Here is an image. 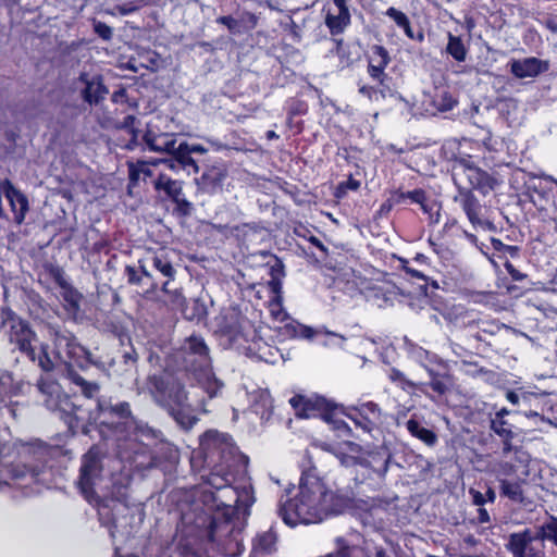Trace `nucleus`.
Masks as SVG:
<instances>
[{"mask_svg": "<svg viewBox=\"0 0 557 557\" xmlns=\"http://www.w3.org/2000/svg\"><path fill=\"white\" fill-rule=\"evenodd\" d=\"M251 407L253 411L261 417H268L273 407L272 397L267 389H259L251 395Z\"/></svg>", "mask_w": 557, "mask_h": 557, "instance_id": "24", "label": "nucleus"}, {"mask_svg": "<svg viewBox=\"0 0 557 557\" xmlns=\"http://www.w3.org/2000/svg\"><path fill=\"white\" fill-rule=\"evenodd\" d=\"M539 540L556 541L557 539V519H550L549 521L542 524L539 532L535 534Z\"/></svg>", "mask_w": 557, "mask_h": 557, "instance_id": "36", "label": "nucleus"}, {"mask_svg": "<svg viewBox=\"0 0 557 557\" xmlns=\"http://www.w3.org/2000/svg\"><path fill=\"white\" fill-rule=\"evenodd\" d=\"M505 268L513 281H522L527 277L525 274L518 271L510 262H506Z\"/></svg>", "mask_w": 557, "mask_h": 557, "instance_id": "52", "label": "nucleus"}, {"mask_svg": "<svg viewBox=\"0 0 557 557\" xmlns=\"http://www.w3.org/2000/svg\"><path fill=\"white\" fill-rule=\"evenodd\" d=\"M298 494L283 503L280 516L290 527L299 523H319L329 516L341 513L347 499L334 492L313 471L305 472L299 481Z\"/></svg>", "mask_w": 557, "mask_h": 557, "instance_id": "1", "label": "nucleus"}, {"mask_svg": "<svg viewBox=\"0 0 557 557\" xmlns=\"http://www.w3.org/2000/svg\"><path fill=\"white\" fill-rule=\"evenodd\" d=\"M301 323H298L296 321H292L290 323H287L285 325L286 333L290 336L298 337V327L296 325H300Z\"/></svg>", "mask_w": 557, "mask_h": 557, "instance_id": "63", "label": "nucleus"}, {"mask_svg": "<svg viewBox=\"0 0 557 557\" xmlns=\"http://www.w3.org/2000/svg\"><path fill=\"white\" fill-rule=\"evenodd\" d=\"M46 470L44 466L28 468L26 465L0 463V490L5 486L30 488V493L38 490L33 488V484L45 483ZM29 494V492H27Z\"/></svg>", "mask_w": 557, "mask_h": 557, "instance_id": "6", "label": "nucleus"}, {"mask_svg": "<svg viewBox=\"0 0 557 557\" xmlns=\"http://www.w3.org/2000/svg\"><path fill=\"white\" fill-rule=\"evenodd\" d=\"M185 149H187L190 153H199V154H203L208 151V149L200 144L185 143Z\"/></svg>", "mask_w": 557, "mask_h": 557, "instance_id": "57", "label": "nucleus"}, {"mask_svg": "<svg viewBox=\"0 0 557 557\" xmlns=\"http://www.w3.org/2000/svg\"><path fill=\"white\" fill-rule=\"evenodd\" d=\"M289 404L300 418L314 417L317 412L323 410L326 406V401L322 397H305L301 395L292 397Z\"/></svg>", "mask_w": 557, "mask_h": 557, "instance_id": "19", "label": "nucleus"}, {"mask_svg": "<svg viewBox=\"0 0 557 557\" xmlns=\"http://www.w3.org/2000/svg\"><path fill=\"white\" fill-rule=\"evenodd\" d=\"M94 30L103 40H110L113 36L112 28L106 23L99 21L94 22Z\"/></svg>", "mask_w": 557, "mask_h": 557, "instance_id": "43", "label": "nucleus"}, {"mask_svg": "<svg viewBox=\"0 0 557 557\" xmlns=\"http://www.w3.org/2000/svg\"><path fill=\"white\" fill-rule=\"evenodd\" d=\"M137 389L138 394L149 393L184 429L193 428L198 420V411H206L202 400L190 398L181 381L170 373L149 375L145 385Z\"/></svg>", "mask_w": 557, "mask_h": 557, "instance_id": "2", "label": "nucleus"}, {"mask_svg": "<svg viewBox=\"0 0 557 557\" xmlns=\"http://www.w3.org/2000/svg\"><path fill=\"white\" fill-rule=\"evenodd\" d=\"M139 9V5L135 2H129L116 7V10L122 15H127Z\"/></svg>", "mask_w": 557, "mask_h": 557, "instance_id": "55", "label": "nucleus"}, {"mask_svg": "<svg viewBox=\"0 0 557 557\" xmlns=\"http://www.w3.org/2000/svg\"><path fill=\"white\" fill-rule=\"evenodd\" d=\"M0 189L3 191L13 213L16 224H22L29 209L27 197L16 189L9 180H0Z\"/></svg>", "mask_w": 557, "mask_h": 557, "instance_id": "17", "label": "nucleus"}, {"mask_svg": "<svg viewBox=\"0 0 557 557\" xmlns=\"http://www.w3.org/2000/svg\"><path fill=\"white\" fill-rule=\"evenodd\" d=\"M355 417H351L356 425L361 426L364 431H371L381 423V410L379 406L372 401L361 404L357 409Z\"/></svg>", "mask_w": 557, "mask_h": 557, "instance_id": "20", "label": "nucleus"}, {"mask_svg": "<svg viewBox=\"0 0 557 557\" xmlns=\"http://www.w3.org/2000/svg\"><path fill=\"white\" fill-rule=\"evenodd\" d=\"M101 466L98 451L90 449L83 457L81 468L79 487L85 498L91 502L95 495L94 486L100 473Z\"/></svg>", "mask_w": 557, "mask_h": 557, "instance_id": "14", "label": "nucleus"}, {"mask_svg": "<svg viewBox=\"0 0 557 557\" xmlns=\"http://www.w3.org/2000/svg\"><path fill=\"white\" fill-rule=\"evenodd\" d=\"M548 63L537 58H524L510 62V72L517 78H532L547 71Z\"/></svg>", "mask_w": 557, "mask_h": 557, "instance_id": "18", "label": "nucleus"}, {"mask_svg": "<svg viewBox=\"0 0 557 557\" xmlns=\"http://www.w3.org/2000/svg\"><path fill=\"white\" fill-rule=\"evenodd\" d=\"M338 557H358V549L356 547H344L339 550Z\"/></svg>", "mask_w": 557, "mask_h": 557, "instance_id": "61", "label": "nucleus"}, {"mask_svg": "<svg viewBox=\"0 0 557 557\" xmlns=\"http://www.w3.org/2000/svg\"><path fill=\"white\" fill-rule=\"evenodd\" d=\"M166 133H163L160 131V128L158 127L157 124H154L153 122H150L148 123L147 125V129L144 134V141L146 144V146H148V136L149 135H152L153 137H158V135H165Z\"/></svg>", "mask_w": 557, "mask_h": 557, "instance_id": "50", "label": "nucleus"}, {"mask_svg": "<svg viewBox=\"0 0 557 557\" xmlns=\"http://www.w3.org/2000/svg\"><path fill=\"white\" fill-rule=\"evenodd\" d=\"M79 83L84 85L82 89L84 99L89 103L98 102L107 94L99 76L89 77L87 74H83L79 77Z\"/></svg>", "mask_w": 557, "mask_h": 557, "instance_id": "22", "label": "nucleus"}, {"mask_svg": "<svg viewBox=\"0 0 557 557\" xmlns=\"http://www.w3.org/2000/svg\"><path fill=\"white\" fill-rule=\"evenodd\" d=\"M269 311L272 318L276 321H285L287 319V313L282 305V297L271 298L269 301Z\"/></svg>", "mask_w": 557, "mask_h": 557, "instance_id": "39", "label": "nucleus"}, {"mask_svg": "<svg viewBox=\"0 0 557 557\" xmlns=\"http://www.w3.org/2000/svg\"><path fill=\"white\" fill-rule=\"evenodd\" d=\"M500 490L502 494L511 500L520 502L522 500V490L521 485L517 482H510L507 480H500Z\"/></svg>", "mask_w": 557, "mask_h": 557, "instance_id": "35", "label": "nucleus"}, {"mask_svg": "<svg viewBox=\"0 0 557 557\" xmlns=\"http://www.w3.org/2000/svg\"><path fill=\"white\" fill-rule=\"evenodd\" d=\"M517 466L509 461H503L499 463V473L503 475H511L517 471Z\"/></svg>", "mask_w": 557, "mask_h": 557, "instance_id": "53", "label": "nucleus"}, {"mask_svg": "<svg viewBox=\"0 0 557 557\" xmlns=\"http://www.w3.org/2000/svg\"><path fill=\"white\" fill-rule=\"evenodd\" d=\"M368 73L373 78L383 84L385 74L384 69L375 65L374 63H369Z\"/></svg>", "mask_w": 557, "mask_h": 557, "instance_id": "48", "label": "nucleus"}, {"mask_svg": "<svg viewBox=\"0 0 557 557\" xmlns=\"http://www.w3.org/2000/svg\"><path fill=\"white\" fill-rule=\"evenodd\" d=\"M172 261L173 252L161 248L157 251H148L145 257L139 260V267L145 276L150 277V269H154L168 280H174L176 271Z\"/></svg>", "mask_w": 557, "mask_h": 557, "instance_id": "13", "label": "nucleus"}, {"mask_svg": "<svg viewBox=\"0 0 557 557\" xmlns=\"http://www.w3.org/2000/svg\"><path fill=\"white\" fill-rule=\"evenodd\" d=\"M200 444L208 454L218 451L225 459L226 469L223 467L216 468L209 474L207 483L215 490L227 487L234 478L231 465L226 459V455L235 457V447L231 443V437L216 431H208L202 435Z\"/></svg>", "mask_w": 557, "mask_h": 557, "instance_id": "5", "label": "nucleus"}, {"mask_svg": "<svg viewBox=\"0 0 557 557\" xmlns=\"http://www.w3.org/2000/svg\"><path fill=\"white\" fill-rule=\"evenodd\" d=\"M351 16L347 0H333L326 8L324 23L332 35H339L350 25Z\"/></svg>", "mask_w": 557, "mask_h": 557, "instance_id": "15", "label": "nucleus"}, {"mask_svg": "<svg viewBox=\"0 0 557 557\" xmlns=\"http://www.w3.org/2000/svg\"><path fill=\"white\" fill-rule=\"evenodd\" d=\"M403 198H409L412 202L419 203L422 208V210L426 213L431 212L434 208V206H430L426 202V196L425 193L422 189H414L411 191H408L406 194H401Z\"/></svg>", "mask_w": 557, "mask_h": 557, "instance_id": "37", "label": "nucleus"}, {"mask_svg": "<svg viewBox=\"0 0 557 557\" xmlns=\"http://www.w3.org/2000/svg\"><path fill=\"white\" fill-rule=\"evenodd\" d=\"M446 51L458 62H463L467 58V49L461 38L450 33L448 34Z\"/></svg>", "mask_w": 557, "mask_h": 557, "instance_id": "31", "label": "nucleus"}, {"mask_svg": "<svg viewBox=\"0 0 557 557\" xmlns=\"http://www.w3.org/2000/svg\"><path fill=\"white\" fill-rule=\"evenodd\" d=\"M69 376L75 385L81 387L82 393L86 397L91 398L99 392V385L97 383L86 381L72 370L69 371Z\"/></svg>", "mask_w": 557, "mask_h": 557, "instance_id": "32", "label": "nucleus"}, {"mask_svg": "<svg viewBox=\"0 0 557 557\" xmlns=\"http://www.w3.org/2000/svg\"><path fill=\"white\" fill-rule=\"evenodd\" d=\"M506 546L512 557H544L542 542L528 529L510 534Z\"/></svg>", "mask_w": 557, "mask_h": 557, "instance_id": "11", "label": "nucleus"}, {"mask_svg": "<svg viewBox=\"0 0 557 557\" xmlns=\"http://www.w3.org/2000/svg\"><path fill=\"white\" fill-rule=\"evenodd\" d=\"M389 379L397 383L403 389L413 388L416 386L412 381L407 380L400 371L395 369L391 371Z\"/></svg>", "mask_w": 557, "mask_h": 557, "instance_id": "42", "label": "nucleus"}, {"mask_svg": "<svg viewBox=\"0 0 557 557\" xmlns=\"http://www.w3.org/2000/svg\"><path fill=\"white\" fill-rule=\"evenodd\" d=\"M230 492L232 494H234V496H235L234 504L238 509L247 508V507L251 506L255 502L251 488L248 486H244L240 490L231 488Z\"/></svg>", "mask_w": 557, "mask_h": 557, "instance_id": "34", "label": "nucleus"}, {"mask_svg": "<svg viewBox=\"0 0 557 557\" xmlns=\"http://www.w3.org/2000/svg\"><path fill=\"white\" fill-rule=\"evenodd\" d=\"M175 135L174 134H165L158 135V137H153L152 135L148 136V149L154 152H165L172 153L175 149Z\"/></svg>", "mask_w": 557, "mask_h": 557, "instance_id": "26", "label": "nucleus"}, {"mask_svg": "<svg viewBox=\"0 0 557 557\" xmlns=\"http://www.w3.org/2000/svg\"><path fill=\"white\" fill-rule=\"evenodd\" d=\"M168 368L191 373L210 398L216 396L223 383L211 369L209 348L200 336L191 335L168 358Z\"/></svg>", "mask_w": 557, "mask_h": 557, "instance_id": "3", "label": "nucleus"}, {"mask_svg": "<svg viewBox=\"0 0 557 557\" xmlns=\"http://www.w3.org/2000/svg\"><path fill=\"white\" fill-rule=\"evenodd\" d=\"M406 426L412 436L419 438L428 446H434L437 442V436L433 431L422 426L418 421L413 419L408 420Z\"/></svg>", "mask_w": 557, "mask_h": 557, "instance_id": "28", "label": "nucleus"}, {"mask_svg": "<svg viewBox=\"0 0 557 557\" xmlns=\"http://www.w3.org/2000/svg\"><path fill=\"white\" fill-rule=\"evenodd\" d=\"M3 325L9 327L8 336L10 343L15 344L30 360L38 361L39 351L34 346L36 334L29 325L13 312L7 314Z\"/></svg>", "mask_w": 557, "mask_h": 557, "instance_id": "8", "label": "nucleus"}, {"mask_svg": "<svg viewBox=\"0 0 557 557\" xmlns=\"http://www.w3.org/2000/svg\"><path fill=\"white\" fill-rule=\"evenodd\" d=\"M276 536L273 532L267 531L258 534L253 541L252 553L253 556L263 554H271L275 550Z\"/></svg>", "mask_w": 557, "mask_h": 557, "instance_id": "27", "label": "nucleus"}, {"mask_svg": "<svg viewBox=\"0 0 557 557\" xmlns=\"http://www.w3.org/2000/svg\"><path fill=\"white\" fill-rule=\"evenodd\" d=\"M13 379L7 371L0 370V403L11 394Z\"/></svg>", "mask_w": 557, "mask_h": 557, "instance_id": "41", "label": "nucleus"}, {"mask_svg": "<svg viewBox=\"0 0 557 557\" xmlns=\"http://www.w3.org/2000/svg\"><path fill=\"white\" fill-rule=\"evenodd\" d=\"M269 288L271 293L273 294L272 298H278L282 297V283L277 278H272L269 282Z\"/></svg>", "mask_w": 557, "mask_h": 557, "instance_id": "54", "label": "nucleus"}, {"mask_svg": "<svg viewBox=\"0 0 557 557\" xmlns=\"http://www.w3.org/2000/svg\"><path fill=\"white\" fill-rule=\"evenodd\" d=\"M334 456L339 460L341 465L347 468L356 466L369 467L380 474H384L387 471V459H382L381 463L375 466L377 455L366 454L361 447L355 443H344L334 450Z\"/></svg>", "mask_w": 557, "mask_h": 557, "instance_id": "9", "label": "nucleus"}, {"mask_svg": "<svg viewBox=\"0 0 557 557\" xmlns=\"http://www.w3.org/2000/svg\"><path fill=\"white\" fill-rule=\"evenodd\" d=\"M126 274H127V278H128V282L132 283V284H138L140 278L139 276L137 275V272L134 268L132 267H126Z\"/></svg>", "mask_w": 557, "mask_h": 557, "instance_id": "62", "label": "nucleus"}, {"mask_svg": "<svg viewBox=\"0 0 557 557\" xmlns=\"http://www.w3.org/2000/svg\"><path fill=\"white\" fill-rule=\"evenodd\" d=\"M37 387L45 396V405L49 410L70 413L74 409L70 398L63 393L61 385L57 381L40 377Z\"/></svg>", "mask_w": 557, "mask_h": 557, "instance_id": "12", "label": "nucleus"}, {"mask_svg": "<svg viewBox=\"0 0 557 557\" xmlns=\"http://www.w3.org/2000/svg\"><path fill=\"white\" fill-rule=\"evenodd\" d=\"M491 429L502 438L512 437L513 433L504 419L494 418L491 422Z\"/></svg>", "mask_w": 557, "mask_h": 557, "instance_id": "40", "label": "nucleus"}, {"mask_svg": "<svg viewBox=\"0 0 557 557\" xmlns=\"http://www.w3.org/2000/svg\"><path fill=\"white\" fill-rule=\"evenodd\" d=\"M296 327H298V337L299 338L311 339L318 333L312 327L304 325V324L296 325Z\"/></svg>", "mask_w": 557, "mask_h": 557, "instance_id": "51", "label": "nucleus"}, {"mask_svg": "<svg viewBox=\"0 0 557 557\" xmlns=\"http://www.w3.org/2000/svg\"><path fill=\"white\" fill-rule=\"evenodd\" d=\"M173 280H166L163 284V292L168 296V301L176 309H183L185 304V298L182 295L181 290L176 287H172Z\"/></svg>", "mask_w": 557, "mask_h": 557, "instance_id": "33", "label": "nucleus"}, {"mask_svg": "<svg viewBox=\"0 0 557 557\" xmlns=\"http://www.w3.org/2000/svg\"><path fill=\"white\" fill-rule=\"evenodd\" d=\"M469 493H470V494H471V496H472V502H473V504H474V505H476V506H480V508H481V507L484 505V503L486 502L485 496H484L481 492H479V491H475V490L471 488V490L469 491Z\"/></svg>", "mask_w": 557, "mask_h": 557, "instance_id": "56", "label": "nucleus"}, {"mask_svg": "<svg viewBox=\"0 0 557 557\" xmlns=\"http://www.w3.org/2000/svg\"><path fill=\"white\" fill-rule=\"evenodd\" d=\"M153 185L157 190H164L175 202H185L183 199L181 182L171 180L163 171L158 173V177L153 181Z\"/></svg>", "mask_w": 557, "mask_h": 557, "instance_id": "23", "label": "nucleus"}, {"mask_svg": "<svg viewBox=\"0 0 557 557\" xmlns=\"http://www.w3.org/2000/svg\"><path fill=\"white\" fill-rule=\"evenodd\" d=\"M386 15L391 17L399 27L407 26V22L409 21L405 13L395 8L387 9Z\"/></svg>", "mask_w": 557, "mask_h": 557, "instance_id": "45", "label": "nucleus"}, {"mask_svg": "<svg viewBox=\"0 0 557 557\" xmlns=\"http://www.w3.org/2000/svg\"><path fill=\"white\" fill-rule=\"evenodd\" d=\"M63 296L72 308H78L81 295L77 292L72 288H66Z\"/></svg>", "mask_w": 557, "mask_h": 557, "instance_id": "47", "label": "nucleus"}, {"mask_svg": "<svg viewBox=\"0 0 557 557\" xmlns=\"http://www.w3.org/2000/svg\"><path fill=\"white\" fill-rule=\"evenodd\" d=\"M456 181L467 180L469 186L486 193L493 188L494 180L469 159H460L454 166Z\"/></svg>", "mask_w": 557, "mask_h": 557, "instance_id": "10", "label": "nucleus"}, {"mask_svg": "<svg viewBox=\"0 0 557 557\" xmlns=\"http://www.w3.org/2000/svg\"><path fill=\"white\" fill-rule=\"evenodd\" d=\"M454 201L460 205L474 228L490 226V223L482 218V206L479 199L470 190L460 188L459 193L454 197Z\"/></svg>", "mask_w": 557, "mask_h": 557, "instance_id": "16", "label": "nucleus"}, {"mask_svg": "<svg viewBox=\"0 0 557 557\" xmlns=\"http://www.w3.org/2000/svg\"><path fill=\"white\" fill-rule=\"evenodd\" d=\"M218 22L225 25L231 33L240 34V24L232 16H221L218 18Z\"/></svg>", "mask_w": 557, "mask_h": 557, "instance_id": "46", "label": "nucleus"}, {"mask_svg": "<svg viewBox=\"0 0 557 557\" xmlns=\"http://www.w3.org/2000/svg\"><path fill=\"white\" fill-rule=\"evenodd\" d=\"M53 350L48 345H41L38 355V366L45 372H51L64 366L67 372L73 364L81 366L88 359V351L76 342L72 333L62 330H52Z\"/></svg>", "mask_w": 557, "mask_h": 557, "instance_id": "4", "label": "nucleus"}, {"mask_svg": "<svg viewBox=\"0 0 557 557\" xmlns=\"http://www.w3.org/2000/svg\"><path fill=\"white\" fill-rule=\"evenodd\" d=\"M513 459H515V466H517V469L523 467H528L529 462H530V455L523 450L522 448H518L516 447L513 449Z\"/></svg>", "mask_w": 557, "mask_h": 557, "instance_id": "44", "label": "nucleus"}, {"mask_svg": "<svg viewBox=\"0 0 557 557\" xmlns=\"http://www.w3.org/2000/svg\"><path fill=\"white\" fill-rule=\"evenodd\" d=\"M370 63H374L375 65L385 69L389 63L387 50L382 46H373Z\"/></svg>", "mask_w": 557, "mask_h": 557, "instance_id": "38", "label": "nucleus"}, {"mask_svg": "<svg viewBox=\"0 0 557 557\" xmlns=\"http://www.w3.org/2000/svg\"><path fill=\"white\" fill-rule=\"evenodd\" d=\"M98 413L94 418L95 421L99 420L100 422H106V417H116L120 420H124L129 428H134V440L138 442H143L144 440H150L154 437V431L149 428L147 424L141 422H137L132 417L131 406L128 403L123 401L116 405H112L110 401L106 399H99L97 401Z\"/></svg>", "mask_w": 557, "mask_h": 557, "instance_id": "7", "label": "nucleus"}, {"mask_svg": "<svg viewBox=\"0 0 557 557\" xmlns=\"http://www.w3.org/2000/svg\"><path fill=\"white\" fill-rule=\"evenodd\" d=\"M157 160L158 159L138 160L136 162H129L128 173L131 182L136 183L140 180L146 181L148 177H152L154 175L158 176V173L161 170L159 163H157Z\"/></svg>", "mask_w": 557, "mask_h": 557, "instance_id": "21", "label": "nucleus"}, {"mask_svg": "<svg viewBox=\"0 0 557 557\" xmlns=\"http://www.w3.org/2000/svg\"><path fill=\"white\" fill-rule=\"evenodd\" d=\"M478 520L479 522L481 523H487L490 522L491 518H490V515L487 512V510L485 508H479L478 510Z\"/></svg>", "mask_w": 557, "mask_h": 557, "instance_id": "64", "label": "nucleus"}, {"mask_svg": "<svg viewBox=\"0 0 557 557\" xmlns=\"http://www.w3.org/2000/svg\"><path fill=\"white\" fill-rule=\"evenodd\" d=\"M157 163H159L160 168H164V169L171 170L173 172H177L178 169L181 168L180 163L177 162L176 158H174V157L171 159H158Z\"/></svg>", "mask_w": 557, "mask_h": 557, "instance_id": "49", "label": "nucleus"}, {"mask_svg": "<svg viewBox=\"0 0 557 557\" xmlns=\"http://www.w3.org/2000/svg\"><path fill=\"white\" fill-rule=\"evenodd\" d=\"M171 154L176 158L182 169L191 170L194 173H198L199 166L191 158V153L185 149V143H181L177 147H175Z\"/></svg>", "mask_w": 557, "mask_h": 557, "instance_id": "30", "label": "nucleus"}, {"mask_svg": "<svg viewBox=\"0 0 557 557\" xmlns=\"http://www.w3.org/2000/svg\"><path fill=\"white\" fill-rule=\"evenodd\" d=\"M359 92L361 95L366 96L367 98H369L370 100H372L374 98V96L376 95V89L371 86L362 85L359 88Z\"/></svg>", "mask_w": 557, "mask_h": 557, "instance_id": "59", "label": "nucleus"}, {"mask_svg": "<svg viewBox=\"0 0 557 557\" xmlns=\"http://www.w3.org/2000/svg\"><path fill=\"white\" fill-rule=\"evenodd\" d=\"M219 549L225 556L238 557L244 550L243 537L239 531L232 532L230 537L223 543Z\"/></svg>", "mask_w": 557, "mask_h": 557, "instance_id": "29", "label": "nucleus"}, {"mask_svg": "<svg viewBox=\"0 0 557 557\" xmlns=\"http://www.w3.org/2000/svg\"><path fill=\"white\" fill-rule=\"evenodd\" d=\"M330 336V341L325 342V345H337L341 346L343 342L345 341L344 336L335 334V333H327Z\"/></svg>", "mask_w": 557, "mask_h": 557, "instance_id": "60", "label": "nucleus"}, {"mask_svg": "<svg viewBox=\"0 0 557 557\" xmlns=\"http://www.w3.org/2000/svg\"><path fill=\"white\" fill-rule=\"evenodd\" d=\"M511 438L512 437L503 438V456L506 459L509 458L510 454H513V449L516 448L511 446Z\"/></svg>", "mask_w": 557, "mask_h": 557, "instance_id": "58", "label": "nucleus"}, {"mask_svg": "<svg viewBox=\"0 0 557 557\" xmlns=\"http://www.w3.org/2000/svg\"><path fill=\"white\" fill-rule=\"evenodd\" d=\"M225 174L216 168L206 171L198 181L200 187L207 193H215L222 185Z\"/></svg>", "mask_w": 557, "mask_h": 557, "instance_id": "25", "label": "nucleus"}]
</instances>
